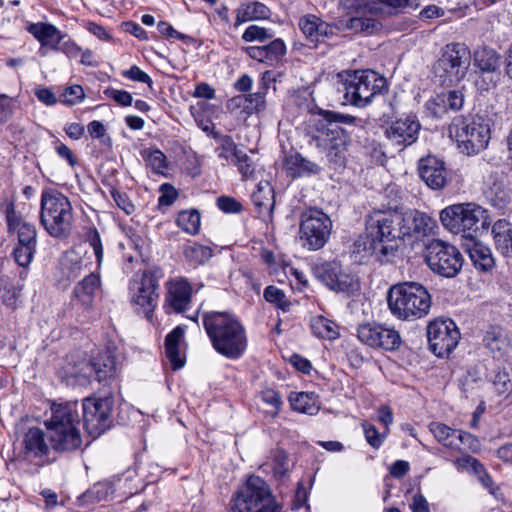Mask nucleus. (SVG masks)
<instances>
[{
	"instance_id": "1",
	"label": "nucleus",
	"mask_w": 512,
	"mask_h": 512,
	"mask_svg": "<svg viewBox=\"0 0 512 512\" xmlns=\"http://www.w3.org/2000/svg\"><path fill=\"white\" fill-rule=\"evenodd\" d=\"M437 227L435 219L416 209L404 213H377L367 222L370 249L381 261L395 255L398 241L420 240Z\"/></svg>"
},
{
	"instance_id": "2",
	"label": "nucleus",
	"mask_w": 512,
	"mask_h": 512,
	"mask_svg": "<svg viewBox=\"0 0 512 512\" xmlns=\"http://www.w3.org/2000/svg\"><path fill=\"white\" fill-rule=\"evenodd\" d=\"M203 326L213 348L229 359L239 358L247 347L245 328L227 312H209L203 316Z\"/></svg>"
},
{
	"instance_id": "3",
	"label": "nucleus",
	"mask_w": 512,
	"mask_h": 512,
	"mask_svg": "<svg viewBox=\"0 0 512 512\" xmlns=\"http://www.w3.org/2000/svg\"><path fill=\"white\" fill-rule=\"evenodd\" d=\"M391 314L399 320L415 321L428 315L432 300L426 287L418 282H401L387 293Z\"/></svg>"
},
{
	"instance_id": "4",
	"label": "nucleus",
	"mask_w": 512,
	"mask_h": 512,
	"mask_svg": "<svg viewBox=\"0 0 512 512\" xmlns=\"http://www.w3.org/2000/svg\"><path fill=\"white\" fill-rule=\"evenodd\" d=\"M73 207L63 193L44 190L40 203V223L53 238L64 239L70 236L73 228Z\"/></svg>"
},
{
	"instance_id": "5",
	"label": "nucleus",
	"mask_w": 512,
	"mask_h": 512,
	"mask_svg": "<svg viewBox=\"0 0 512 512\" xmlns=\"http://www.w3.org/2000/svg\"><path fill=\"white\" fill-rule=\"evenodd\" d=\"M440 221L451 233H463L466 240L480 230H487L491 224L489 211L472 202L447 206L440 212Z\"/></svg>"
},
{
	"instance_id": "6",
	"label": "nucleus",
	"mask_w": 512,
	"mask_h": 512,
	"mask_svg": "<svg viewBox=\"0 0 512 512\" xmlns=\"http://www.w3.org/2000/svg\"><path fill=\"white\" fill-rule=\"evenodd\" d=\"M449 136L462 153L478 154L487 148L491 139L489 120L481 116H457L449 125Z\"/></svg>"
},
{
	"instance_id": "7",
	"label": "nucleus",
	"mask_w": 512,
	"mask_h": 512,
	"mask_svg": "<svg viewBox=\"0 0 512 512\" xmlns=\"http://www.w3.org/2000/svg\"><path fill=\"white\" fill-rule=\"evenodd\" d=\"M280 506L265 480L251 475L232 495L228 512H268Z\"/></svg>"
},
{
	"instance_id": "8",
	"label": "nucleus",
	"mask_w": 512,
	"mask_h": 512,
	"mask_svg": "<svg viewBox=\"0 0 512 512\" xmlns=\"http://www.w3.org/2000/svg\"><path fill=\"white\" fill-rule=\"evenodd\" d=\"M471 64V51L465 43L444 45L433 64V73L442 84L455 85L466 77Z\"/></svg>"
},
{
	"instance_id": "9",
	"label": "nucleus",
	"mask_w": 512,
	"mask_h": 512,
	"mask_svg": "<svg viewBox=\"0 0 512 512\" xmlns=\"http://www.w3.org/2000/svg\"><path fill=\"white\" fill-rule=\"evenodd\" d=\"M346 103L363 108L386 88V79L372 70L355 71L342 83Z\"/></svg>"
},
{
	"instance_id": "10",
	"label": "nucleus",
	"mask_w": 512,
	"mask_h": 512,
	"mask_svg": "<svg viewBox=\"0 0 512 512\" xmlns=\"http://www.w3.org/2000/svg\"><path fill=\"white\" fill-rule=\"evenodd\" d=\"M311 143L324 152L329 161L342 164L351 143L350 135L335 123L317 121Z\"/></svg>"
},
{
	"instance_id": "11",
	"label": "nucleus",
	"mask_w": 512,
	"mask_h": 512,
	"mask_svg": "<svg viewBox=\"0 0 512 512\" xmlns=\"http://www.w3.org/2000/svg\"><path fill=\"white\" fill-rule=\"evenodd\" d=\"M425 261L432 272L446 278L455 277L464 263L460 251L440 239H433L426 244Z\"/></svg>"
},
{
	"instance_id": "12",
	"label": "nucleus",
	"mask_w": 512,
	"mask_h": 512,
	"mask_svg": "<svg viewBox=\"0 0 512 512\" xmlns=\"http://www.w3.org/2000/svg\"><path fill=\"white\" fill-rule=\"evenodd\" d=\"M332 232V221L322 210L310 208L302 212L299 236L302 246L316 251L325 246Z\"/></svg>"
},
{
	"instance_id": "13",
	"label": "nucleus",
	"mask_w": 512,
	"mask_h": 512,
	"mask_svg": "<svg viewBox=\"0 0 512 512\" xmlns=\"http://www.w3.org/2000/svg\"><path fill=\"white\" fill-rule=\"evenodd\" d=\"M162 277L159 269L146 270L140 277H135L130 283L131 303L143 310L150 317L157 306L159 298V280Z\"/></svg>"
},
{
	"instance_id": "14",
	"label": "nucleus",
	"mask_w": 512,
	"mask_h": 512,
	"mask_svg": "<svg viewBox=\"0 0 512 512\" xmlns=\"http://www.w3.org/2000/svg\"><path fill=\"white\" fill-rule=\"evenodd\" d=\"M112 397H86L82 401L83 422L88 434L97 438L111 426Z\"/></svg>"
},
{
	"instance_id": "15",
	"label": "nucleus",
	"mask_w": 512,
	"mask_h": 512,
	"mask_svg": "<svg viewBox=\"0 0 512 512\" xmlns=\"http://www.w3.org/2000/svg\"><path fill=\"white\" fill-rule=\"evenodd\" d=\"M427 337L431 351L440 358L449 356L457 347L460 332L451 319H435L427 326Z\"/></svg>"
},
{
	"instance_id": "16",
	"label": "nucleus",
	"mask_w": 512,
	"mask_h": 512,
	"mask_svg": "<svg viewBox=\"0 0 512 512\" xmlns=\"http://www.w3.org/2000/svg\"><path fill=\"white\" fill-rule=\"evenodd\" d=\"M357 337L371 348L386 351L397 350L402 343L400 333L395 328L376 322L360 325Z\"/></svg>"
},
{
	"instance_id": "17",
	"label": "nucleus",
	"mask_w": 512,
	"mask_h": 512,
	"mask_svg": "<svg viewBox=\"0 0 512 512\" xmlns=\"http://www.w3.org/2000/svg\"><path fill=\"white\" fill-rule=\"evenodd\" d=\"M316 275L329 289L336 292L353 293L358 290V282L353 276L345 273L336 262L324 263L317 267Z\"/></svg>"
},
{
	"instance_id": "18",
	"label": "nucleus",
	"mask_w": 512,
	"mask_h": 512,
	"mask_svg": "<svg viewBox=\"0 0 512 512\" xmlns=\"http://www.w3.org/2000/svg\"><path fill=\"white\" fill-rule=\"evenodd\" d=\"M420 129L415 116H406L392 122L386 129V136L398 145L408 146L416 142Z\"/></svg>"
},
{
	"instance_id": "19",
	"label": "nucleus",
	"mask_w": 512,
	"mask_h": 512,
	"mask_svg": "<svg viewBox=\"0 0 512 512\" xmlns=\"http://www.w3.org/2000/svg\"><path fill=\"white\" fill-rule=\"evenodd\" d=\"M5 215L8 232H17V245L37 246V230L35 225L23 220L22 217L17 214L12 202L6 205Z\"/></svg>"
},
{
	"instance_id": "20",
	"label": "nucleus",
	"mask_w": 512,
	"mask_h": 512,
	"mask_svg": "<svg viewBox=\"0 0 512 512\" xmlns=\"http://www.w3.org/2000/svg\"><path fill=\"white\" fill-rule=\"evenodd\" d=\"M79 424L76 402L53 403L51 417L44 422L46 429L79 428Z\"/></svg>"
},
{
	"instance_id": "21",
	"label": "nucleus",
	"mask_w": 512,
	"mask_h": 512,
	"mask_svg": "<svg viewBox=\"0 0 512 512\" xmlns=\"http://www.w3.org/2000/svg\"><path fill=\"white\" fill-rule=\"evenodd\" d=\"M166 303L176 313H183L190 305L193 288L191 284L182 277L170 279L166 283Z\"/></svg>"
},
{
	"instance_id": "22",
	"label": "nucleus",
	"mask_w": 512,
	"mask_h": 512,
	"mask_svg": "<svg viewBox=\"0 0 512 512\" xmlns=\"http://www.w3.org/2000/svg\"><path fill=\"white\" fill-rule=\"evenodd\" d=\"M47 434L40 428H30L24 437L25 455L29 459H36L38 464H47L51 462L50 442L46 441Z\"/></svg>"
},
{
	"instance_id": "23",
	"label": "nucleus",
	"mask_w": 512,
	"mask_h": 512,
	"mask_svg": "<svg viewBox=\"0 0 512 512\" xmlns=\"http://www.w3.org/2000/svg\"><path fill=\"white\" fill-rule=\"evenodd\" d=\"M418 171L421 179L432 189H442L447 182L445 164L435 156L421 158Z\"/></svg>"
},
{
	"instance_id": "24",
	"label": "nucleus",
	"mask_w": 512,
	"mask_h": 512,
	"mask_svg": "<svg viewBox=\"0 0 512 512\" xmlns=\"http://www.w3.org/2000/svg\"><path fill=\"white\" fill-rule=\"evenodd\" d=\"M47 439L53 450L70 452L82 445V436L79 428L47 429Z\"/></svg>"
},
{
	"instance_id": "25",
	"label": "nucleus",
	"mask_w": 512,
	"mask_h": 512,
	"mask_svg": "<svg viewBox=\"0 0 512 512\" xmlns=\"http://www.w3.org/2000/svg\"><path fill=\"white\" fill-rule=\"evenodd\" d=\"M245 51L251 59L274 66L286 54V45L282 39L278 38L267 45L247 47Z\"/></svg>"
},
{
	"instance_id": "26",
	"label": "nucleus",
	"mask_w": 512,
	"mask_h": 512,
	"mask_svg": "<svg viewBox=\"0 0 512 512\" xmlns=\"http://www.w3.org/2000/svg\"><path fill=\"white\" fill-rule=\"evenodd\" d=\"M298 25L311 43L323 41L333 34V26L313 14L301 17Z\"/></svg>"
},
{
	"instance_id": "27",
	"label": "nucleus",
	"mask_w": 512,
	"mask_h": 512,
	"mask_svg": "<svg viewBox=\"0 0 512 512\" xmlns=\"http://www.w3.org/2000/svg\"><path fill=\"white\" fill-rule=\"evenodd\" d=\"M494 246L504 257L512 258V224L506 219H499L491 229Z\"/></svg>"
},
{
	"instance_id": "28",
	"label": "nucleus",
	"mask_w": 512,
	"mask_h": 512,
	"mask_svg": "<svg viewBox=\"0 0 512 512\" xmlns=\"http://www.w3.org/2000/svg\"><path fill=\"white\" fill-rule=\"evenodd\" d=\"M465 249L477 269L488 271L494 266V258L490 248L476 241L475 237L467 240Z\"/></svg>"
},
{
	"instance_id": "29",
	"label": "nucleus",
	"mask_w": 512,
	"mask_h": 512,
	"mask_svg": "<svg viewBox=\"0 0 512 512\" xmlns=\"http://www.w3.org/2000/svg\"><path fill=\"white\" fill-rule=\"evenodd\" d=\"M283 165L287 173L293 178L317 174L320 171L317 164L304 158L298 152L289 153L285 157Z\"/></svg>"
},
{
	"instance_id": "30",
	"label": "nucleus",
	"mask_w": 512,
	"mask_h": 512,
	"mask_svg": "<svg viewBox=\"0 0 512 512\" xmlns=\"http://www.w3.org/2000/svg\"><path fill=\"white\" fill-rule=\"evenodd\" d=\"M184 333V329L181 326H177L165 338L166 357L174 370L180 369L184 366V359L180 351Z\"/></svg>"
},
{
	"instance_id": "31",
	"label": "nucleus",
	"mask_w": 512,
	"mask_h": 512,
	"mask_svg": "<svg viewBox=\"0 0 512 512\" xmlns=\"http://www.w3.org/2000/svg\"><path fill=\"white\" fill-rule=\"evenodd\" d=\"M82 370L94 373L99 382L113 376L115 372V360L109 353H101L92 361H82Z\"/></svg>"
},
{
	"instance_id": "32",
	"label": "nucleus",
	"mask_w": 512,
	"mask_h": 512,
	"mask_svg": "<svg viewBox=\"0 0 512 512\" xmlns=\"http://www.w3.org/2000/svg\"><path fill=\"white\" fill-rule=\"evenodd\" d=\"M252 201L259 214L271 217L274 209V190L268 181H260L252 194Z\"/></svg>"
},
{
	"instance_id": "33",
	"label": "nucleus",
	"mask_w": 512,
	"mask_h": 512,
	"mask_svg": "<svg viewBox=\"0 0 512 512\" xmlns=\"http://www.w3.org/2000/svg\"><path fill=\"white\" fill-rule=\"evenodd\" d=\"M288 400L292 410L299 413L315 415L320 409L318 396L314 392H292Z\"/></svg>"
},
{
	"instance_id": "34",
	"label": "nucleus",
	"mask_w": 512,
	"mask_h": 512,
	"mask_svg": "<svg viewBox=\"0 0 512 512\" xmlns=\"http://www.w3.org/2000/svg\"><path fill=\"white\" fill-rule=\"evenodd\" d=\"M483 342L485 347L495 358L503 357L510 348V341L507 334L498 327L489 329L484 336Z\"/></svg>"
},
{
	"instance_id": "35",
	"label": "nucleus",
	"mask_w": 512,
	"mask_h": 512,
	"mask_svg": "<svg viewBox=\"0 0 512 512\" xmlns=\"http://www.w3.org/2000/svg\"><path fill=\"white\" fill-rule=\"evenodd\" d=\"M270 9L258 1L242 3L236 10V25L252 21L267 19L270 16Z\"/></svg>"
},
{
	"instance_id": "36",
	"label": "nucleus",
	"mask_w": 512,
	"mask_h": 512,
	"mask_svg": "<svg viewBox=\"0 0 512 512\" xmlns=\"http://www.w3.org/2000/svg\"><path fill=\"white\" fill-rule=\"evenodd\" d=\"M27 31L32 34L42 46L51 42L58 45L63 39L61 32L50 23H32L27 27Z\"/></svg>"
},
{
	"instance_id": "37",
	"label": "nucleus",
	"mask_w": 512,
	"mask_h": 512,
	"mask_svg": "<svg viewBox=\"0 0 512 512\" xmlns=\"http://www.w3.org/2000/svg\"><path fill=\"white\" fill-rule=\"evenodd\" d=\"M342 3L348 13L354 16H382L385 13V9L375 0H343Z\"/></svg>"
},
{
	"instance_id": "38",
	"label": "nucleus",
	"mask_w": 512,
	"mask_h": 512,
	"mask_svg": "<svg viewBox=\"0 0 512 512\" xmlns=\"http://www.w3.org/2000/svg\"><path fill=\"white\" fill-rule=\"evenodd\" d=\"M215 139L217 142L215 149L217 157L228 164L234 163L242 151L237 148L232 137L229 135L216 134Z\"/></svg>"
},
{
	"instance_id": "39",
	"label": "nucleus",
	"mask_w": 512,
	"mask_h": 512,
	"mask_svg": "<svg viewBox=\"0 0 512 512\" xmlns=\"http://www.w3.org/2000/svg\"><path fill=\"white\" fill-rule=\"evenodd\" d=\"M99 287L100 279L98 275L90 273L75 287L74 294L82 304L90 305Z\"/></svg>"
},
{
	"instance_id": "40",
	"label": "nucleus",
	"mask_w": 512,
	"mask_h": 512,
	"mask_svg": "<svg viewBox=\"0 0 512 512\" xmlns=\"http://www.w3.org/2000/svg\"><path fill=\"white\" fill-rule=\"evenodd\" d=\"M311 329L319 338L332 340L339 336L337 324L321 315L312 318Z\"/></svg>"
},
{
	"instance_id": "41",
	"label": "nucleus",
	"mask_w": 512,
	"mask_h": 512,
	"mask_svg": "<svg viewBox=\"0 0 512 512\" xmlns=\"http://www.w3.org/2000/svg\"><path fill=\"white\" fill-rule=\"evenodd\" d=\"M201 216L198 210H184L177 216V225L186 233L196 235L200 231Z\"/></svg>"
},
{
	"instance_id": "42",
	"label": "nucleus",
	"mask_w": 512,
	"mask_h": 512,
	"mask_svg": "<svg viewBox=\"0 0 512 512\" xmlns=\"http://www.w3.org/2000/svg\"><path fill=\"white\" fill-rule=\"evenodd\" d=\"M183 254L187 261L193 265H200L207 262L213 255L210 247L193 243L184 248Z\"/></svg>"
},
{
	"instance_id": "43",
	"label": "nucleus",
	"mask_w": 512,
	"mask_h": 512,
	"mask_svg": "<svg viewBox=\"0 0 512 512\" xmlns=\"http://www.w3.org/2000/svg\"><path fill=\"white\" fill-rule=\"evenodd\" d=\"M475 64L484 72H493L499 67V56L492 49H481L474 54Z\"/></svg>"
},
{
	"instance_id": "44",
	"label": "nucleus",
	"mask_w": 512,
	"mask_h": 512,
	"mask_svg": "<svg viewBox=\"0 0 512 512\" xmlns=\"http://www.w3.org/2000/svg\"><path fill=\"white\" fill-rule=\"evenodd\" d=\"M429 430L439 443L450 449L454 448V437L457 436L456 429L450 428L443 423L432 422L429 425Z\"/></svg>"
},
{
	"instance_id": "45",
	"label": "nucleus",
	"mask_w": 512,
	"mask_h": 512,
	"mask_svg": "<svg viewBox=\"0 0 512 512\" xmlns=\"http://www.w3.org/2000/svg\"><path fill=\"white\" fill-rule=\"evenodd\" d=\"M375 15L352 16L347 21V28L354 32L373 33L378 29L379 23L374 18Z\"/></svg>"
},
{
	"instance_id": "46",
	"label": "nucleus",
	"mask_w": 512,
	"mask_h": 512,
	"mask_svg": "<svg viewBox=\"0 0 512 512\" xmlns=\"http://www.w3.org/2000/svg\"><path fill=\"white\" fill-rule=\"evenodd\" d=\"M61 266L67 278L74 279L79 276L83 269V260L75 251H69L64 254Z\"/></svg>"
},
{
	"instance_id": "47",
	"label": "nucleus",
	"mask_w": 512,
	"mask_h": 512,
	"mask_svg": "<svg viewBox=\"0 0 512 512\" xmlns=\"http://www.w3.org/2000/svg\"><path fill=\"white\" fill-rule=\"evenodd\" d=\"M480 449L479 440L469 432L457 430V436L454 437V448L462 453L477 452Z\"/></svg>"
},
{
	"instance_id": "48",
	"label": "nucleus",
	"mask_w": 512,
	"mask_h": 512,
	"mask_svg": "<svg viewBox=\"0 0 512 512\" xmlns=\"http://www.w3.org/2000/svg\"><path fill=\"white\" fill-rule=\"evenodd\" d=\"M143 157L147 164L156 173H163V171L167 168V158L165 154L158 149L144 150Z\"/></svg>"
},
{
	"instance_id": "49",
	"label": "nucleus",
	"mask_w": 512,
	"mask_h": 512,
	"mask_svg": "<svg viewBox=\"0 0 512 512\" xmlns=\"http://www.w3.org/2000/svg\"><path fill=\"white\" fill-rule=\"evenodd\" d=\"M264 298L267 302L275 304L283 311L290 309L291 303L287 300L284 292L275 286H268L264 290Z\"/></svg>"
},
{
	"instance_id": "50",
	"label": "nucleus",
	"mask_w": 512,
	"mask_h": 512,
	"mask_svg": "<svg viewBox=\"0 0 512 512\" xmlns=\"http://www.w3.org/2000/svg\"><path fill=\"white\" fill-rule=\"evenodd\" d=\"M362 428L367 443L372 448L379 449L383 444L384 440L386 439L388 433L386 431L380 433L374 425L366 421L362 423Z\"/></svg>"
},
{
	"instance_id": "51",
	"label": "nucleus",
	"mask_w": 512,
	"mask_h": 512,
	"mask_svg": "<svg viewBox=\"0 0 512 512\" xmlns=\"http://www.w3.org/2000/svg\"><path fill=\"white\" fill-rule=\"evenodd\" d=\"M36 246L17 245L13 250V256L19 266L27 267L33 260Z\"/></svg>"
},
{
	"instance_id": "52",
	"label": "nucleus",
	"mask_w": 512,
	"mask_h": 512,
	"mask_svg": "<svg viewBox=\"0 0 512 512\" xmlns=\"http://www.w3.org/2000/svg\"><path fill=\"white\" fill-rule=\"evenodd\" d=\"M234 164L237 166L238 171L242 175L244 180L254 177L256 171V165L251 158L243 151L235 160Z\"/></svg>"
},
{
	"instance_id": "53",
	"label": "nucleus",
	"mask_w": 512,
	"mask_h": 512,
	"mask_svg": "<svg viewBox=\"0 0 512 512\" xmlns=\"http://www.w3.org/2000/svg\"><path fill=\"white\" fill-rule=\"evenodd\" d=\"M319 116L321 119L318 121H323L324 123H335L336 125L340 124H354L356 122V117L351 115L339 114L328 110H320Z\"/></svg>"
},
{
	"instance_id": "54",
	"label": "nucleus",
	"mask_w": 512,
	"mask_h": 512,
	"mask_svg": "<svg viewBox=\"0 0 512 512\" xmlns=\"http://www.w3.org/2000/svg\"><path fill=\"white\" fill-rule=\"evenodd\" d=\"M86 241L89 243V246L92 248L94 255L96 257L97 265L101 266L103 262V245L101 241V237L97 229H90L86 235Z\"/></svg>"
},
{
	"instance_id": "55",
	"label": "nucleus",
	"mask_w": 512,
	"mask_h": 512,
	"mask_svg": "<svg viewBox=\"0 0 512 512\" xmlns=\"http://www.w3.org/2000/svg\"><path fill=\"white\" fill-rule=\"evenodd\" d=\"M84 90L80 85L67 87L61 95L60 101L66 105H75L84 98Z\"/></svg>"
},
{
	"instance_id": "56",
	"label": "nucleus",
	"mask_w": 512,
	"mask_h": 512,
	"mask_svg": "<svg viewBox=\"0 0 512 512\" xmlns=\"http://www.w3.org/2000/svg\"><path fill=\"white\" fill-rule=\"evenodd\" d=\"M447 107L453 111H458L463 107L464 94L460 90H451L438 97Z\"/></svg>"
},
{
	"instance_id": "57",
	"label": "nucleus",
	"mask_w": 512,
	"mask_h": 512,
	"mask_svg": "<svg viewBox=\"0 0 512 512\" xmlns=\"http://www.w3.org/2000/svg\"><path fill=\"white\" fill-rule=\"evenodd\" d=\"M492 385L499 396L508 394L512 390V382L506 372L496 373Z\"/></svg>"
},
{
	"instance_id": "58",
	"label": "nucleus",
	"mask_w": 512,
	"mask_h": 512,
	"mask_svg": "<svg viewBox=\"0 0 512 512\" xmlns=\"http://www.w3.org/2000/svg\"><path fill=\"white\" fill-rule=\"evenodd\" d=\"M272 36L266 28H262L256 25H250L244 31L242 38L246 42L252 41H265L270 39Z\"/></svg>"
},
{
	"instance_id": "59",
	"label": "nucleus",
	"mask_w": 512,
	"mask_h": 512,
	"mask_svg": "<svg viewBox=\"0 0 512 512\" xmlns=\"http://www.w3.org/2000/svg\"><path fill=\"white\" fill-rule=\"evenodd\" d=\"M104 94L121 106H130L133 102L132 94L125 90L106 88Z\"/></svg>"
},
{
	"instance_id": "60",
	"label": "nucleus",
	"mask_w": 512,
	"mask_h": 512,
	"mask_svg": "<svg viewBox=\"0 0 512 512\" xmlns=\"http://www.w3.org/2000/svg\"><path fill=\"white\" fill-rule=\"evenodd\" d=\"M262 400L264 403H266L272 407L271 412L274 415L278 414V412L281 408V405H282V400L277 391H275L274 389H271V388L264 389L262 391Z\"/></svg>"
},
{
	"instance_id": "61",
	"label": "nucleus",
	"mask_w": 512,
	"mask_h": 512,
	"mask_svg": "<svg viewBox=\"0 0 512 512\" xmlns=\"http://www.w3.org/2000/svg\"><path fill=\"white\" fill-rule=\"evenodd\" d=\"M122 75L129 80L145 83L149 87L153 83L151 77L138 66H132L130 69L123 71Z\"/></svg>"
},
{
	"instance_id": "62",
	"label": "nucleus",
	"mask_w": 512,
	"mask_h": 512,
	"mask_svg": "<svg viewBox=\"0 0 512 512\" xmlns=\"http://www.w3.org/2000/svg\"><path fill=\"white\" fill-rule=\"evenodd\" d=\"M111 195L117 206L126 214H131L134 212L135 207L125 193L114 189L111 191Z\"/></svg>"
},
{
	"instance_id": "63",
	"label": "nucleus",
	"mask_w": 512,
	"mask_h": 512,
	"mask_svg": "<svg viewBox=\"0 0 512 512\" xmlns=\"http://www.w3.org/2000/svg\"><path fill=\"white\" fill-rule=\"evenodd\" d=\"M217 206L226 213H238L242 209V205L232 197L221 196L217 200Z\"/></svg>"
},
{
	"instance_id": "64",
	"label": "nucleus",
	"mask_w": 512,
	"mask_h": 512,
	"mask_svg": "<svg viewBox=\"0 0 512 512\" xmlns=\"http://www.w3.org/2000/svg\"><path fill=\"white\" fill-rule=\"evenodd\" d=\"M161 196L159 197V204L169 206L171 205L177 198L178 194L175 188L168 184L164 183L160 186Z\"/></svg>"
}]
</instances>
